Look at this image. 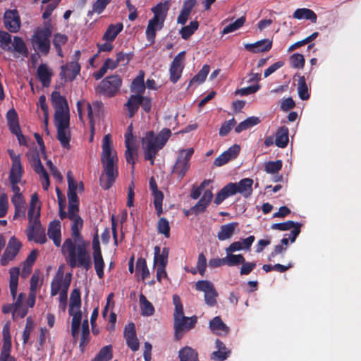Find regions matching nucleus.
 <instances>
[{"mask_svg":"<svg viewBox=\"0 0 361 361\" xmlns=\"http://www.w3.org/2000/svg\"><path fill=\"white\" fill-rule=\"evenodd\" d=\"M121 85V80L118 75L108 77L103 80L100 88L108 96H112L117 92Z\"/></svg>","mask_w":361,"mask_h":361,"instance_id":"obj_26","label":"nucleus"},{"mask_svg":"<svg viewBox=\"0 0 361 361\" xmlns=\"http://www.w3.org/2000/svg\"><path fill=\"white\" fill-rule=\"evenodd\" d=\"M231 185H234L235 195L236 193L241 194L243 197H247L251 195L252 192L253 180L250 178H243L238 183H230Z\"/></svg>","mask_w":361,"mask_h":361,"instance_id":"obj_31","label":"nucleus"},{"mask_svg":"<svg viewBox=\"0 0 361 361\" xmlns=\"http://www.w3.org/2000/svg\"><path fill=\"white\" fill-rule=\"evenodd\" d=\"M29 226L26 229V235L30 240L44 244L47 242L44 229L42 228L39 218H28Z\"/></svg>","mask_w":361,"mask_h":361,"instance_id":"obj_12","label":"nucleus"},{"mask_svg":"<svg viewBox=\"0 0 361 361\" xmlns=\"http://www.w3.org/2000/svg\"><path fill=\"white\" fill-rule=\"evenodd\" d=\"M136 272L141 276L142 280L146 279L149 276V271L145 259L139 258L137 259L136 263Z\"/></svg>","mask_w":361,"mask_h":361,"instance_id":"obj_55","label":"nucleus"},{"mask_svg":"<svg viewBox=\"0 0 361 361\" xmlns=\"http://www.w3.org/2000/svg\"><path fill=\"white\" fill-rule=\"evenodd\" d=\"M51 25L49 22L44 23V27H38L35 30L31 43L33 49L43 55H47L50 49L49 37L51 35Z\"/></svg>","mask_w":361,"mask_h":361,"instance_id":"obj_8","label":"nucleus"},{"mask_svg":"<svg viewBox=\"0 0 361 361\" xmlns=\"http://www.w3.org/2000/svg\"><path fill=\"white\" fill-rule=\"evenodd\" d=\"M234 187L235 186L231 185V183H228L226 186H224L216 195L214 200V203L216 204H219L229 196L234 195Z\"/></svg>","mask_w":361,"mask_h":361,"instance_id":"obj_44","label":"nucleus"},{"mask_svg":"<svg viewBox=\"0 0 361 361\" xmlns=\"http://www.w3.org/2000/svg\"><path fill=\"white\" fill-rule=\"evenodd\" d=\"M118 157L114 149L111 137L106 134L102 141L101 163L103 171L100 177L101 186L109 189L118 176Z\"/></svg>","mask_w":361,"mask_h":361,"instance_id":"obj_1","label":"nucleus"},{"mask_svg":"<svg viewBox=\"0 0 361 361\" xmlns=\"http://www.w3.org/2000/svg\"><path fill=\"white\" fill-rule=\"evenodd\" d=\"M27 157L31 166L35 173L39 176L43 189L47 190L50 185L49 178L47 171L42 164L38 153L35 151L29 152L27 153Z\"/></svg>","mask_w":361,"mask_h":361,"instance_id":"obj_11","label":"nucleus"},{"mask_svg":"<svg viewBox=\"0 0 361 361\" xmlns=\"http://www.w3.org/2000/svg\"><path fill=\"white\" fill-rule=\"evenodd\" d=\"M11 36L10 34L5 31L0 30V47L4 50L11 51Z\"/></svg>","mask_w":361,"mask_h":361,"instance_id":"obj_62","label":"nucleus"},{"mask_svg":"<svg viewBox=\"0 0 361 361\" xmlns=\"http://www.w3.org/2000/svg\"><path fill=\"white\" fill-rule=\"evenodd\" d=\"M272 41L269 39H264L252 44H246L245 47L253 53L266 52L271 49Z\"/></svg>","mask_w":361,"mask_h":361,"instance_id":"obj_34","label":"nucleus"},{"mask_svg":"<svg viewBox=\"0 0 361 361\" xmlns=\"http://www.w3.org/2000/svg\"><path fill=\"white\" fill-rule=\"evenodd\" d=\"M12 190L14 193L11 202L15 207V214L13 216L14 219L22 216L25 217V202L20 192L19 187H13Z\"/></svg>","mask_w":361,"mask_h":361,"instance_id":"obj_24","label":"nucleus"},{"mask_svg":"<svg viewBox=\"0 0 361 361\" xmlns=\"http://www.w3.org/2000/svg\"><path fill=\"white\" fill-rule=\"evenodd\" d=\"M57 127V137L61 145L68 149L70 148L71 133L69 130V118L55 121Z\"/></svg>","mask_w":361,"mask_h":361,"instance_id":"obj_18","label":"nucleus"},{"mask_svg":"<svg viewBox=\"0 0 361 361\" xmlns=\"http://www.w3.org/2000/svg\"><path fill=\"white\" fill-rule=\"evenodd\" d=\"M288 142V130L286 127L280 128L276 135V145L279 147H285Z\"/></svg>","mask_w":361,"mask_h":361,"instance_id":"obj_45","label":"nucleus"},{"mask_svg":"<svg viewBox=\"0 0 361 361\" xmlns=\"http://www.w3.org/2000/svg\"><path fill=\"white\" fill-rule=\"evenodd\" d=\"M195 288L197 290L203 292L204 295L215 290L214 284L209 281H198L195 283Z\"/></svg>","mask_w":361,"mask_h":361,"instance_id":"obj_59","label":"nucleus"},{"mask_svg":"<svg viewBox=\"0 0 361 361\" xmlns=\"http://www.w3.org/2000/svg\"><path fill=\"white\" fill-rule=\"evenodd\" d=\"M3 340L0 361H15V359L10 355L11 350V338L10 334V324L7 322L3 328Z\"/></svg>","mask_w":361,"mask_h":361,"instance_id":"obj_21","label":"nucleus"},{"mask_svg":"<svg viewBox=\"0 0 361 361\" xmlns=\"http://www.w3.org/2000/svg\"><path fill=\"white\" fill-rule=\"evenodd\" d=\"M81 300L78 290L72 291L70 297L69 313L73 317L71 322V334L75 341L80 336V347L83 349L88 342L90 334L88 321L85 319L81 325L82 312L79 310Z\"/></svg>","mask_w":361,"mask_h":361,"instance_id":"obj_2","label":"nucleus"},{"mask_svg":"<svg viewBox=\"0 0 361 361\" xmlns=\"http://www.w3.org/2000/svg\"><path fill=\"white\" fill-rule=\"evenodd\" d=\"M75 243L76 245L73 244L71 239H66L62 245V252L68 255V263L71 267H82L89 269L92 262L90 254L87 251L88 243L83 240Z\"/></svg>","mask_w":361,"mask_h":361,"instance_id":"obj_3","label":"nucleus"},{"mask_svg":"<svg viewBox=\"0 0 361 361\" xmlns=\"http://www.w3.org/2000/svg\"><path fill=\"white\" fill-rule=\"evenodd\" d=\"M6 118L9 128L12 133H18L20 129L18 115L13 109H10L6 114Z\"/></svg>","mask_w":361,"mask_h":361,"instance_id":"obj_46","label":"nucleus"},{"mask_svg":"<svg viewBox=\"0 0 361 361\" xmlns=\"http://www.w3.org/2000/svg\"><path fill=\"white\" fill-rule=\"evenodd\" d=\"M184 51L179 53L171 64L169 73L170 80L173 83H176L181 76L184 68Z\"/></svg>","mask_w":361,"mask_h":361,"instance_id":"obj_22","label":"nucleus"},{"mask_svg":"<svg viewBox=\"0 0 361 361\" xmlns=\"http://www.w3.org/2000/svg\"><path fill=\"white\" fill-rule=\"evenodd\" d=\"M20 247L21 243L15 237H12L7 245L3 256L1 257V264L3 266L7 265L10 261L15 258Z\"/></svg>","mask_w":361,"mask_h":361,"instance_id":"obj_23","label":"nucleus"},{"mask_svg":"<svg viewBox=\"0 0 361 361\" xmlns=\"http://www.w3.org/2000/svg\"><path fill=\"white\" fill-rule=\"evenodd\" d=\"M297 91L299 97L302 100H307L310 97L308 92V87L304 76L298 77V82L297 85Z\"/></svg>","mask_w":361,"mask_h":361,"instance_id":"obj_50","label":"nucleus"},{"mask_svg":"<svg viewBox=\"0 0 361 361\" xmlns=\"http://www.w3.org/2000/svg\"><path fill=\"white\" fill-rule=\"evenodd\" d=\"M169 249L164 248L159 255L154 256V266L157 267H166L168 262Z\"/></svg>","mask_w":361,"mask_h":361,"instance_id":"obj_60","label":"nucleus"},{"mask_svg":"<svg viewBox=\"0 0 361 361\" xmlns=\"http://www.w3.org/2000/svg\"><path fill=\"white\" fill-rule=\"evenodd\" d=\"M112 357V350L111 345L103 347L92 361H109Z\"/></svg>","mask_w":361,"mask_h":361,"instance_id":"obj_52","label":"nucleus"},{"mask_svg":"<svg viewBox=\"0 0 361 361\" xmlns=\"http://www.w3.org/2000/svg\"><path fill=\"white\" fill-rule=\"evenodd\" d=\"M271 228L280 231L291 230L288 238L290 239L291 243H293L300 233V224L293 221H288L283 223L274 224L271 226Z\"/></svg>","mask_w":361,"mask_h":361,"instance_id":"obj_27","label":"nucleus"},{"mask_svg":"<svg viewBox=\"0 0 361 361\" xmlns=\"http://www.w3.org/2000/svg\"><path fill=\"white\" fill-rule=\"evenodd\" d=\"M140 306L142 312V314L144 316H151L154 312V308L152 304L146 298L144 295H140Z\"/></svg>","mask_w":361,"mask_h":361,"instance_id":"obj_48","label":"nucleus"},{"mask_svg":"<svg viewBox=\"0 0 361 361\" xmlns=\"http://www.w3.org/2000/svg\"><path fill=\"white\" fill-rule=\"evenodd\" d=\"M71 281L70 274H65L62 269H59L51 283V296L59 295V308L65 312L67 306V293Z\"/></svg>","mask_w":361,"mask_h":361,"instance_id":"obj_5","label":"nucleus"},{"mask_svg":"<svg viewBox=\"0 0 361 361\" xmlns=\"http://www.w3.org/2000/svg\"><path fill=\"white\" fill-rule=\"evenodd\" d=\"M5 27L11 32H17L20 27V20L16 10L6 11L4 16Z\"/></svg>","mask_w":361,"mask_h":361,"instance_id":"obj_25","label":"nucleus"},{"mask_svg":"<svg viewBox=\"0 0 361 361\" xmlns=\"http://www.w3.org/2000/svg\"><path fill=\"white\" fill-rule=\"evenodd\" d=\"M145 73L140 71L138 75L133 80L130 86V90L134 95H142L145 90V84L144 82Z\"/></svg>","mask_w":361,"mask_h":361,"instance_id":"obj_38","label":"nucleus"},{"mask_svg":"<svg viewBox=\"0 0 361 361\" xmlns=\"http://www.w3.org/2000/svg\"><path fill=\"white\" fill-rule=\"evenodd\" d=\"M157 228L160 233L165 235V237H169L170 226L169 221L165 218H161L157 224Z\"/></svg>","mask_w":361,"mask_h":361,"instance_id":"obj_64","label":"nucleus"},{"mask_svg":"<svg viewBox=\"0 0 361 361\" xmlns=\"http://www.w3.org/2000/svg\"><path fill=\"white\" fill-rule=\"evenodd\" d=\"M10 280H9V288L10 292L13 299V305L15 307L14 315L19 316L20 318L24 317L27 312V302H23L25 298L24 293H19L17 295V288L18 283V277L20 274V270L18 267H13L9 270Z\"/></svg>","mask_w":361,"mask_h":361,"instance_id":"obj_6","label":"nucleus"},{"mask_svg":"<svg viewBox=\"0 0 361 361\" xmlns=\"http://www.w3.org/2000/svg\"><path fill=\"white\" fill-rule=\"evenodd\" d=\"M140 105L142 106L145 111L149 112L151 109L150 99L144 97L142 95H131L126 104V106L128 108L129 117L134 116Z\"/></svg>","mask_w":361,"mask_h":361,"instance_id":"obj_17","label":"nucleus"},{"mask_svg":"<svg viewBox=\"0 0 361 361\" xmlns=\"http://www.w3.org/2000/svg\"><path fill=\"white\" fill-rule=\"evenodd\" d=\"M259 123V119L257 117H250L238 124L235 128L236 133H240L247 130Z\"/></svg>","mask_w":361,"mask_h":361,"instance_id":"obj_53","label":"nucleus"},{"mask_svg":"<svg viewBox=\"0 0 361 361\" xmlns=\"http://www.w3.org/2000/svg\"><path fill=\"white\" fill-rule=\"evenodd\" d=\"M291 66L295 68H302L305 65L304 56L300 54H294L290 57Z\"/></svg>","mask_w":361,"mask_h":361,"instance_id":"obj_63","label":"nucleus"},{"mask_svg":"<svg viewBox=\"0 0 361 361\" xmlns=\"http://www.w3.org/2000/svg\"><path fill=\"white\" fill-rule=\"evenodd\" d=\"M47 235L49 239L52 240L56 247H59L61 243V225L59 221H53L50 222Z\"/></svg>","mask_w":361,"mask_h":361,"instance_id":"obj_32","label":"nucleus"},{"mask_svg":"<svg viewBox=\"0 0 361 361\" xmlns=\"http://www.w3.org/2000/svg\"><path fill=\"white\" fill-rule=\"evenodd\" d=\"M41 282L39 281V275L35 272L30 279V287L28 299L27 300V306L33 307L35 304L37 290L40 288Z\"/></svg>","mask_w":361,"mask_h":361,"instance_id":"obj_33","label":"nucleus"},{"mask_svg":"<svg viewBox=\"0 0 361 361\" xmlns=\"http://www.w3.org/2000/svg\"><path fill=\"white\" fill-rule=\"evenodd\" d=\"M80 68L79 64L75 61H73L61 67L60 76L65 81H72L79 73Z\"/></svg>","mask_w":361,"mask_h":361,"instance_id":"obj_29","label":"nucleus"},{"mask_svg":"<svg viewBox=\"0 0 361 361\" xmlns=\"http://www.w3.org/2000/svg\"><path fill=\"white\" fill-rule=\"evenodd\" d=\"M37 75L43 86L48 87L53 75V71L47 65L41 64L37 69Z\"/></svg>","mask_w":361,"mask_h":361,"instance_id":"obj_39","label":"nucleus"},{"mask_svg":"<svg viewBox=\"0 0 361 361\" xmlns=\"http://www.w3.org/2000/svg\"><path fill=\"white\" fill-rule=\"evenodd\" d=\"M180 361H198L197 353L190 347H185L179 351Z\"/></svg>","mask_w":361,"mask_h":361,"instance_id":"obj_51","label":"nucleus"},{"mask_svg":"<svg viewBox=\"0 0 361 361\" xmlns=\"http://www.w3.org/2000/svg\"><path fill=\"white\" fill-rule=\"evenodd\" d=\"M99 109L100 105L97 102L94 103L92 105L84 100L79 101L77 103V109L80 119L82 121L83 116L87 114L92 128H93L94 125V114L98 111Z\"/></svg>","mask_w":361,"mask_h":361,"instance_id":"obj_20","label":"nucleus"},{"mask_svg":"<svg viewBox=\"0 0 361 361\" xmlns=\"http://www.w3.org/2000/svg\"><path fill=\"white\" fill-rule=\"evenodd\" d=\"M67 40V36L63 34L57 33L54 36L53 43L59 56H60L61 57L63 56L61 46L64 45L66 43Z\"/></svg>","mask_w":361,"mask_h":361,"instance_id":"obj_56","label":"nucleus"},{"mask_svg":"<svg viewBox=\"0 0 361 361\" xmlns=\"http://www.w3.org/2000/svg\"><path fill=\"white\" fill-rule=\"evenodd\" d=\"M40 205L39 198L37 194H33L31 197L30 208L28 211V218H39Z\"/></svg>","mask_w":361,"mask_h":361,"instance_id":"obj_47","label":"nucleus"},{"mask_svg":"<svg viewBox=\"0 0 361 361\" xmlns=\"http://www.w3.org/2000/svg\"><path fill=\"white\" fill-rule=\"evenodd\" d=\"M124 336L128 346L133 351L139 349V341L136 336L135 325L132 323L128 324L124 330Z\"/></svg>","mask_w":361,"mask_h":361,"instance_id":"obj_30","label":"nucleus"},{"mask_svg":"<svg viewBox=\"0 0 361 361\" xmlns=\"http://www.w3.org/2000/svg\"><path fill=\"white\" fill-rule=\"evenodd\" d=\"M174 329H175V338L179 340L182 336V333L192 329L195 323V317H188L183 315V312L179 313H174Z\"/></svg>","mask_w":361,"mask_h":361,"instance_id":"obj_13","label":"nucleus"},{"mask_svg":"<svg viewBox=\"0 0 361 361\" xmlns=\"http://www.w3.org/2000/svg\"><path fill=\"white\" fill-rule=\"evenodd\" d=\"M239 152L240 146L234 145L215 159L214 164L216 166H221L228 163L230 160L235 159Z\"/></svg>","mask_w":361,"mask_h":361,"instance_id":"obj_28","label":"nucleus"},{"mask_svg":"<svg viewBox=\"0 0 361 361\" xmlns=\"http://www.w3.org/2000/svg\"><path fill=\"white\" fill-rule=\"evenodd\" d=\"M8 153L11 159L12 164L10 170L9 180L11 187H18V184H23L22 177L23 169L20 154H16L13 149H8Z\"/></svg>","mask_w":361,"mask_h":361,"instance_id":"obj_10","label":"nucleus"},{"mask_svg":"<svg viewBox=\"0 0 361 361\" xmlns=\"http://www.w3.org/2000/svg\"><path fill=\"white\" fill-rule=\"evenodd\" d=\"M78 212V205H68L66 217L71 221V235L75 242H80L82 240L80 231L83 227V220Z\"/></svg>","mask_w":361,"mask_h":361,"instance_id":"obj_9","label":"nucleus"},{"mask_svg":"<svg viewBox=\"0 0 361 361\" xmlns=\"http://www.w3.org/2000/svg\"><path fill=\"white\" fill-rule=\"evenodd\" d=\"M171 132L168 128H164L157 135L149 131L142 137V148L145 152V158L154 164V158L159 150L162 149L170 137Z\"/></svg>","mask_w":361,"mask_h":361,"instance_id":"obj_4","label":"nucleus"},{"mask_svg":"<svg viewBox=\"0 0 361 361\" xmlns=\"http://www.w3.org/2000/svg\"><path fill=\"white\" fill-rule=\"evenodd\" d=\"M238 223L233 222L225 225H222L217 233V238L219 240L223 241L230 239L233 235Z\"/></svg>","mask_w":361,"mask_h":361,"instance_id":"obj_37","label":"nucleus"},{"mask_svg":"<svg viewBox=\"0 0 361 361\" xmlns=\"http://www.w3.org/2000/svg\"><path fill=\"white\" fill-rule=\"evenodd\" d=\"M68 185V205H78V199L76 192H78V183L75 181L71 172L67 174Z\"/></svg>","mask_w":361,"mask_h":361,"instance_id":"obj_35","label":"nucleus"},{"mask_svg":"<svg viewBox=\"0 0 361 361\" xmlns=\"http://www.w3.org/2000/svg\"><path fill=\"white\" fill-rule=\"evenodd\" d=\"M293 17L297 20H310L313 23H315L317 20L316 13L312 10L306 8L296 9Z\"/></svg>","mask_w":361,"mask_h":361,"instance_id":"obj_36","label":"nucleus"},{"mask_svg":"<svg viewBox=\"0 0 361 361\" xmlns=\"http://www.w3.org/2000/svg\"><path fill=\"white\" fill-rule=\"evenodd\" d=\"M216 347L217 350L212 353V359L215 361H224L228 357L230 350L219 340L216 341Z\"/></svg>","mask_w":361,"mask_h":361,"instance_id":"obj_40","label":"nucleus"},{"mask_svg":"<svg viewBox=\"0 0 361 361\" xmlns=\"http://www.w3.org/2000/svg\"><path fill=\"white\" fill-rule=\"evenodd\" d=\"M93 259L96 273L99 279L104 276V262L101 252L99 237L95 235L92 240Z\"/></svg>","mask_w":361,"mask_h":361,"instance_id":"obj_19","label":"nucleus"},{"mask_svg":"<svg viewBox=\"0 0 361 361\" xmlns=\"http://www.w3.org/2000/svg\"><path fill=\"white\" fill-rule=\"evenodd\" d=\"M132 131L133 127L130 125L128 126V130L125 135V144L126 147L125 157L127 162L132 164V170H133L135 159L137 157V147L136 145V139L133 135Z\"/></svg>","mask_w":361,"mask_h":361,"instance_id":"obj_15","label":"nucleus"},{"mask_svg":"<svg viewBox=\"0 0 361 361\" xmlns=\"http://www.w3.org/2000/svg\"><path fill=\"white\" fill-rule=\"evenodd\" d=\"M163 199H164L163 193L158 190H154L153 202H154L157 213L159 216L161 215L163 212V209H162Z\"/></svg>","mask_w":361,"mask_h":361,"instance_id":"obj_58","label":"nucleus"},{"mask_svg":"<svg viewBox=\"0 0 361 361\" xmlns=\"http://www.w3.org/2000/svg\"><path fill=\"white\" fill-rule=\"evenodd\" d=\"M123 28V25L121 23L111 24L104 34L102 39L104 40H110L113 42L118 33L122 31Z\"/></svg>","mask_w":361,"mask_h":361,"instance_id":"obj_42","label":"nucleus"},{"mask_svg":"<svg viewBox=\"0 0 361 361\" xmlns=\"http://www.w3.org/2000/svg\"><path fill=\"white\" fill-rule=\"evenodd\" d=\"M209 327L214 333L218 335L226 334L228 331V327L219 317H215L210 321Z\"/></svg>","mask_w":361,"mask_h":361,"instance_id":"obj_41","label":"nucleus"},{"mask_svg":"<svg viewBox=\"0 0 361 361\" xmlns=\"http://www.w3.org/2000/svg\"><path fill=\"white\" fill-rule=\"evenodd\" d=\"M226 255L224 257L225 264L228 267L238 266L245 262V257L241 254H233V252H226Z\"/></svg>","mask_w":361,"mask_h":361,"instance_id":"obj_49","label":"nucleus"},{"mask_svg":"<svg viewBox=\"0 0 361 361\" xmlns=\"http://www.w3.org/2000/svg\"><path fill=\"white\" fill-rule=\"evenodd\" d=\"M245 22V16L239 18L235 22L230 23L229 25L224 27V28L222 30V34H228L238 30L244 25Z\"/></svg>","mask_w":361,"mask_h":361,"instance_id":"obj_57","label":"nucleus"},{"mask_svg":"<svg viewBox=\"0 0 361 361\" xmlns=\"http://www.w3.org/2000/svg\"><path fill=\"white\" fill-rule=\"evenodd\" d=\"M169 8L168 2L159 3L152 8L154 17L149 20L146 29L147 39L152 43L154 42L157 31L160 30L164 26Z\"/></svg>","mask_w":361,"mask_h":361,"instance_id":"obj_7","label":"nucleus"},{"mask_svg":"<svg viewBox=\"0 0 361 361\" xmlns=\"http://www.w3.org/2000/svg\"><path fill=\"white\" fill-rule=\"evenodd\" d=\"M194 153L193 148L181 149L173 166V172L180 177H183L190 167L189 161Z\"/></svg>","mask_w":361,"mask_h":361,"instance_id":"obj_16","label":"nucleus"},{"mask_svg":"<svg viewBox=\"0 0 361 361\" xmlns=\"http://www.w3.org/2000/svg\"><path fill=\"white\" fill-rule=\"evenodd\" d=\"M12 44L13 48L11 51L14 52V56L16 57H18L20 55L27 56V49L22 38L17 36L14 37Z\"/></svg>","mask_w":361,"mask_h":361,"instance_id":"obj_43","label":"nucleus"},{"mask_svg":"<svg viewBox=\"0 0 361 361\" xmlns=\"http://www.w3.org/2000/svg\"><path fill=\"white\" fill-rule=\"evenodd\" d=\"M209 72V66L208 65H204L202 68V69L198 72L197 75H195L193 78L190 81V84L197 83L200 84L203 82L207 76L208 75Z\"/></svg>","mask_w":361,"mask_h":361,"instance_id":"obj_61","label":"nucleus"},{"mask_svg":"<svg viewBox=\"0 0 361 361\" xmlns=\"http://www.w3.org/2000/svg\"><path fill=\"white\" fill-rule=\"evenodd\" d=\"M199 23L197 21H191L188 25L183 27L180 30V34L184 39H188L194 32L197 30Z\"/></svg>","mask_w":361,"mask_h":361,"instance_id":"obj_54","label":"nucleus"},{"mask_svg":"<svg viewBox=\"0 0 361 361\" xmlns=\"http://www.w3.org/2000/svg\"><path fill=\"white\" fill-rule=\"evenodd\" d=\"M51 99L55 109V121L69 118V109L66 99L54 91L51 95Z\"/></svg>","mask_w":361,"mask_h":361,"instance_id":"obj_14","label":"nucleus"}]
</instances>
